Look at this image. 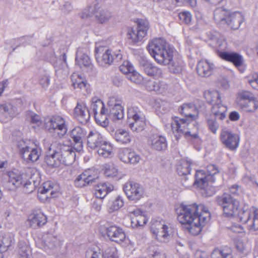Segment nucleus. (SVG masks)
I'll list each match as a JSON object with an SVG mask.
<instances>
[{
	"mask_svg": "<svg viewBox=\"0 0 258 258\" xmlns=\"http://www.w3.org/2000/svg\"><path fill=\"white\" fill-rule=\"evenodd\" d=\"M178 220L182 224L186 225V228L192 235L196 236L201 232L202 227L210 220L211 214L203 205L194 204H181L176 209Z\"/></svg>",
	"mask_w": 258,
	"mask_h": 258,
	"instance_id": "obj_1",
	"label": "nucleus"
},
{
	"mask_svg": "<svg viewBox=\"0 0 258 258\" xmlns=\"http://www.w3.org/2000/svg\"><path fill=\"white\" fill-rule=\"evenodd\" d=\"M147 49L150 55L160 64H169L173 59V50L165 39L155 38L149 42Z\"/></svg>",
	"mask_w": 258,
	"mask_h": 258,
	"instance_id": "obj_2",
	"label": "nucleus"
},
{
	"mask_svg": "<svg viewBox=\"0 0 258 258\" xmlns=\"http://www.w3.org/2000/svg\"><path fill=\"white\" fill-rule=\"evenodd\" d=\"M171 127L173 131L182 133L185 136H189L193 139L198 138L199 127L195 120H191L187 118L181 119L175 117L171 123Z\"/></svg>",
	"mask_w": 258,
	"mask_h": 258,
	"instance_id": "obj_3",
	"label": "nucleus"
},
{
	"mask_svg": "<svg viewBox=\"0 0 258 258\" xmlns=\"http://www.w3.org/2000/svg\"><path fill=\"white\" fill-rule=\"evenodd\" d=\"M95 52L98 64L103 67L111 65L114 61H119L122 57L119 51L114 52L106 46H96Z\"/></svg>",
	"mask_w": 258,
	"mask_h": 258,
	"instance_id": "obj_4",
	"label": "nucleus"
},
{
	"mask_svg": "<svg viewBox=\"0 0 258 258\" xmlns=\"http://www.w3.org/2000/svg\"><path fill=\"white\" fill-rule=\"evenodd\" d=\"M204 96L207 102L212 105L211 112L220 120L226 117L227 107L222 103L221 96L217 91L208 90L205 92Z\"/></svg>",
	"mask_w": 258,
	"mask_h": 258,
	"instance_id": "obj_5",
	"label": "nucleus"
},
{
	"mask_svg": "<svg viewBox=\"0 0 258 258\" xmlns=\"http://www.w3.org/2000/svg\"><path fill=\"white\" fill-rule=\"evenodd\" d=\"M127 123L133 132H141L146 126L145 115L139 107H131L127 110Z\"/></svg>",
	"mask_w": 258,
	"mask_h": 258,
	"instance_id": "obj_6",
	"label": "nucleus"
},
{
	"mask_svg": "<svg viewBox=\"0 0 258 258\" xmlns=\"http://www.w3.org/2000/svg\"><path fill=\"white\" fill-rule=\"evenodd\" d=\"M151 231L154 238L158 241L166 243L170 240L173 233V227L170 223L160 221L152 225Z\"/></svg>",
	"mask_w": 258,
	"mask_h": 258,
	"instance_id": "obj_7",
	"label": "nucleus"
},
{
	"mask_svg": "<svg viewBox=\"0 0 258 258\" xmlns=\"http://www.w3.org/2000/svg\"><path fill=\"white\" fill-rule=\"evenodd\" d=\"M216 201L222 207L225 216L232 217L237 215L239 203L230 194L225 193L218 197Z\"/></svg>",
	"mask_w": 258,
	"mask_h": 258,
	"instance_id": "obj_8",
	"label": "nucleus"
},
{
	"mask_svg": "<svg viewBox=\"0 0 258 258\" xmlns=\"http://www.w3.org/2000/svg\"><path fill=\"white\" fill-rule=\"evenodd\" d=\"M45 127L55 137L59 138L63 137L68 131L65 119L59 115H54L49 118L45 122Z\"/></svg>",
	"mask_w": 258,
	"mask_h": 258,
	"instance_id": "obj_9",
	"label": "nucleus"
},
{
	"mask_svg": "<svg viewBox=\"0 0 258 258\" xmlns=\"http://www.w3.org/2000/svg\"><path fill=\"white\" fill-rule=\"evenodd\" d=\"M90 109L93 112L95 121L98 124L103 127L108 125V110L105 108L102 100L97 97H93Z\"/></svg>",
	"mask_w": 258,
	"mask_h": 258,
	"instance_id": "obj_10",
	"label": "nucleus"
},
{
	"mask_svg": "<svg viewBox=\"0 0 258 258\" xmlns=\"http://www.w3.org/2000/svg\"><path fill=\"white\" fill-rule=\"evenodd\" d=\"M18 147L23 159L27 162H34L37 161L41 155V149L33 143L20 142Z\"/></svg>",
	"mask_w": 258,
	"mask_h": 258,
	"instance_id": "obj_11",
	"label": "nucleus"
},
{
	"mask_svg": "<svg viewBox=\"0 0 258 258\" xmlns=\"http://www.w3.org/2000/svg\"><path fill=\"white\" fill-rule=\"evenodd\" d=\"M99 231L103 236H107L109 240L117 243L123 242L126 238L122 229L116 225H111L108 223L101 225L99 227Z\"/></svg>",
	"mask_w": 258,
	"mask_h": 258,
	"instance_id": "obj_12",
	"label": "nucleus"
},
{
	"mask_svg": "<svg viewBox=\"0 0 258 258\" xmlns=\"http://www.w3.org/2000/svg\"><path fill=\"white\" fill-rule=\"evenodd\" d=\"M241 222L246 223L248 230L254 232L258 230V209L254 208L252 213L248 210H240L237 212Z\"/></svg>",
	"mask_w": 258,
	"mask_h": 258,
	"instance_id": "obj_13",
	"label": "nucleus"
},
{
	"mask_svg": "<svg viewBox=\"0 0 258 258\" xmlns=\"http://www.w3.org/2000/svg\"><path fill=\"white\" fill-rule=\"evenodd\" d=\"M36 245L40 248L49 252L54 250L60 245V241L56 235L50 233H43L36 241Z\"/></svg>",
	"mask_w": 258,
	"mask_h": 258,
	"instance_id": "obj_14",
	"label": "nucleus"
},
{
	"mask_svg": "<svg viewBox=\"0 0 258 258\" xmlns=\"http://www.w3.org/2000/svg\"><path fill=\"white\" fill-rule=\"evenodd\" d=\"M123 189L129 200L136 202L143 198L144 194L143 187L133 181L126 182L123 185Z\"/></svg>",
	"mask_w": 258,
	"mask_h": 258,
	"instance_id": "obj_15",
	"label": "nucleus"
},
{
	"mask_svg": "<svg viewBox=\"0 0 258 258\" xmlns=\"http://www.w3.org/2000/svg\"><path fill=\"white\" fill-rule=\"evenodd\" d=\"M220 140L222 144L230 150H234L237 149L239 143V136L226 128L222 130Z\"/></svg>",
	"mask_w": 258,
	"mask_h": 258,
	"instance_id": "obj_16",
	"label": "nucleus"
},
{
	"mask_svg": "<svg viewBox=\"0 0 258 258\" xmlns=\"http://www.w3.org/2000/svg\"><path fill=\"white\" fill-rule=\"evenodd\" d=\"M98 179V175L95 170L89 169L79 175L75 180V185L83 187L88 185H93Z\"/></svg>",
	"mask_w": 258,
	"mask_h": 258,
	"instance_id": "obj_17",
	"label": "nucleus"
},
{
	"mask_svg": "<svg viewBox=\"0 0 258 258\" xmlns=\"http://www.w3.org/2000/svg\"><path fill=\"white\" fill-rule=\"evenodd\" d=\"M140 68L147 75L150 77H160L162 70L145 57H140L139 59Z\"/></svg>",
	"mask_w": 258,
	"mask_h": 258,
	"instance_id": "obj_18",
	"label": "nucleus"
},
{
	"mask_svg": "<svg viewBox=\"0 0 258 258\" xmlns=\"http://www.w3.org/2000/svg\"><path fill=\"white\" fill-rule=\"evenodd\" d=\"M57 143L51 144L47 155L45 156V162L47 165L52 168L57 167L62 164V160L58 150H56L54 147Z\"/></svg>",
	"mask_w": 258,
	"mask_h": 258,
	"instance_id": "obj_19",
	"label": "nucleus"
},
{
	"mask_svg": "<svg viewBox=\"0 0 258 258\" xmlns=\"http://www.w3.org/2000/svg\"><path fill=\"white\" fill-rule=\"evenodd\" d=\"M58 150L62 160V164L69 166L73 163L76 158V153L71 146L59 144Z\"/></svg>",
	"mask_w": 258,
	"mask_h": 258,
	"instance_id": "obj_20",
	"label": "nucleus"
},
{
	"mask_svg": "<svg viewBox=\"0 0 258 258\" xmlns=\"http://www.w3.org/2000/svg\"><path fill=\"white\" fill-rule=\"evenodd\" d=\"M18 113L17 108L10 103L0 105V120L6 122L11 120Z\"/></svg>",
	"mask_w": 258,
	"mask_h": 258,
	"instance_id": "obj_21",
	"label": "nucleus"
},
{
	"mask_svg": "<svg viewBox=\"0 0 258 258\" xmlns=\"http://www.w3.org/2000/svg\"><path fill=\"white\" fill-rule=\"evenodd\" d=\"M74 115L81 123L86 124L90 119V114L86 105L83 103H78L74 109Z\"/></svg>",
	"mask_w": 258,
	"mask_h": 258,
	"instance_id": "obj_22",
	"label": "nucleus"
},
{
	"mask_svg": "<svg viewBox=\"0 0 258 258\" xmlns=\"http://www.w3.org/2000/svg\"><path fill=\"white\" fill-rule=\"evenodd\" d=\"M148 143L151 148L159 151L165 150L167 146L166 138L157 134L151 135L148 140Z\"/></svg>",
	"mask_w": 258,
	"mask_h": 258,
	"instance_id": "obj_23",
	"label": "nucleus"
},
{
	"mask_svg": "<svg viewBox=\"0 0 258 258\" xmlns=\"http://www.w3.org/2000/svg\"><path fill=\"white\" fill-rule=\"evenodd\" d=\"M24 179L22 175L15 172L9 173V178L5 183V187L9 190H13L21 186Z\"/></svg>",
	"mask_w": 258,
	"mask_h": 258,
	"instance_id": "obj_24",
	"label": "nucleus"
},
{
	"mask_svg": "<svg viewBox=\"0 0 258 258\" xmlns=\"http://www.w3.org/2000/svg\"><path fill=\"white\" fill-rule=\"evenodd\" d=\"M30 226L34 229L45 225L47 222L46 216L40 211H35L28 217Z\"/></svg>",
	"mask_w": 258,
	"mask_h": 258,
	"instance_id": "obj_25",
	"label": "nucleus"
},
{
	"mask_svg": "<svg viewBox=\"0 0 258 258\" xmlns=\"http://www.w3.org/2000/svg\"><path fill=\"white\" fill-rule=\"evenodd\" d=\"M86 135V131L80 126L75 127L71 132L70 136L77 146L75 150L78 152L82 150L83 141Z\"/></svg>",
	"mask_w": 258,
	"mask_h": 258,
	"instance_id": "obj_26",
	"label": "nucleus"
},
{
	"mask_svg": "<svg viewBox=\"0 0 258 258\" xmlns=\"http://www.w3.org/2000/svg\"><path fill=\"white\" fill-rule=\"evenodd\" d=\"M215 69L214 64L207 60L199 61L197 66V73L202 77H208L212 75Z\"/></svg>",
	"mask_w": 258,
	"mask_h": 258,
	"instance_id": "obj_27",
	"label": "nucleus"
},
{
	"mask_svg": "<svg viewBox=\"0 0 258 258\" xmlns=\"http://www.w3.org/2000/svg\"><path fill=\"white\" fill-rule=\"evenodd\" d=\"M92 14H93L97 20L102 24L108 21L111 16V14L107 11L100 9L99 8L97 9L95 7L94 11H90L89 10V13L84 12L82 13L81 17L83 19L87 18L88 17L92 16Z\"/></svg>",
	"mask_w": 258,
	"mask_h": 258,
	"instance_id": "obj_28",
	"label": "nucleus"
},
{
	"mask_svg": "<svg viewBox=\"0 0 258 258\" xmlns=\"http://www.w3.org/2000/svg\"><path fill=\"white\" fill-rule=\"evenodd\" d=\"M119 157L121 161L125 163L136 164L140 159V156L131 149L125 148L119 153Z\"/></svg>",
	"mask_w": 258,
	"mask_h": 258,
	"instance_id": "obj_29",
	"label": "nucleus"
},
{
	"mask_svg": "<svg viewBox=\"0 0 258 258\" xmlns=\"http://www.w3.org/2000/svg\"><path fill=\"white\" fill-rule=\"evenodd\" d=\"M244 22V17L243 14L239 12H235L230 14L228 17L226 24L232 30H238Z\"/></svg>",
	"mask_w": 258,
	"mask_h": 258,
	"instance_id": "obj_30",
	"label": "nucleus"
},
{
	"mask_svg": "<svg viewBox=\"0 0 258 258\" xmlns=\"http://www.w3.org/2000/svg\"><path fill=\"white\" fill-rule=\"evenodd\" d=\"M102 136L96 131H90L87 137L88 146L92 149H96L104 142Z\"/></svg>",
	"mask_w": 258,
	"mask_h": 258,
	"instance_id": "obj_31",
	"label": "nucleus"
},
{
	"mask_svg": "<svg viewBox=\"0 0 258 258\" xmlns=\"http://www.w3.org/2000/svg\"><path fill=\"white\" fill-rule=\"evenodd\" d=\"M76 62L82 70L91 69L92 68L89 56L81 49L77 51Z\"/></svg>",
	"mask_w": 258,
	"mask_h": 258,
	"instance_id": "obj_32",
	"label": "nucleus"
},
{
	"mask_svg": "<svg viewBox=\"0 0 258 258\" xmlns=\"http://www.w3.org/2000/svg\"><path fill=\"white\" fill-rule=\"evenodd\" d=\"M230 14L229 11L224 7H218L214 11V19L218 25H225Z\"/></svg>",
	"mask_w": 258,
	"mask_h": 258,
	"instance_id": "obj_33",
	"label": "nucleus"
},
{
	"mask_svg": "<svg viewBox=\"0 0 258 258\" xmlns=\"http://www.w3.org/2000/svg\"><path fill=\"white\" fill-rule=\"evenodd\" d=\"M129 214L132 220V224H135L136 226H142L145 225L147 219L143 211L140 209H136L130 211Z\"/></svg>",
	"mask_w": 258,
	"mask_h": 258,
	"instance_id": "obj_34",
	"label": "nucleus"
},
{
	"mask_svg": "<svg viewBox=\"0 0 258 258\" xmlns=\"http://www.w3.org/2000/svg\"><path fill=\"white\" fill-rule=\"evenodd\" d=\"M179 112L190 120H194L198 112L195 105L192 103H184L179 109Z\"/></svg>",
	"mask_w": 258,
	"mask_h": 258,
	"instance_id": "obj_35",
	"label": "nucleus"
},
{
	"mask_svg": "<svg viewBox=\"0 0 258 258\" xmlns=\"http://www.w3.org/2000/svg\"><path fill=\"white\" fill-rule=\"evenodd\" d=\"M209 182L211 183V180H209L208 175L206 174L204 171L202 170L197 171L195 174V184L206 191Z\"/></svg>",
	"mask_w": 258,
	"mask_h": 258,
	"instance_id": "obj_36",
	"label": "nucleus"
},
{
	"mask_svg": "<svg viewBox=\"0 0 258 258\" xmlns=\"http://www.w3.org/2000/svg\"><path fill=\"white\" fill-rule=\"evenodd\" d=\"M220 56L222 58L232 62L237 67L241 66L243 62L241 55L236 52H221Z\"/></svg>",
	"mask_w": 258,
	"mask_h": 258,
	"instance_id": "obj_37",
	"label": "nucleus"
},
{
	"mask_svg": "<svg viewBox=\"0 0 258 258\" xmlns=\"http://www.w3.org/2000/svg\"><path fill=\"white\" fill-rule=\"evenodd\" d=\"M113 189V186L108 183H100L95 185V196L97 199H103L108 192Z\"/></svg>",
	"mask_w": 258,
	"mask_h": 258,
	"instance_id": "obj_38",
	"label": "nucleus"
},
{
	"mask_svg": "<svg viewBox=\"0 0 258 258\" xmlns=\"http://www.w3.org/2000/svg\"><path fill=\"white\" fill-rule=\"evenodd\" d=\"M14 235L12 233H5L0 236V252L7 251L14 243Z\"/></svg>",
	"mask_w": 258,
	"mask_h": 258,
	"instance_id": "obj_39",
	"label": "nucleus"
},
{
	"mask_svg": "<svg viewBox=\"0 0 258 258\" xmlns=\"http://www.w3.org/2000/svg\"><path fill=\"white\" fill-rule=\"evenodd\" d=\"M96 150L98 155L104 158H110L113 155L111 144L106 141H104Z\"/></svg>",
	"mask_w": 258,
	"mask_h": 258,
	"instance_id": "obj_40",
	"label": "nucleus"
},
{
	"mask_svg": "<svg viewBox=\"0 0 258 258\" xmlns=\"http://www.w3.org/2000/svg\"><path fill=\"white\" fill-rule=\"evenodd\" d=\"M254 95L249 91L244 90L240 92L236 98L237 105L239 107L245 106L246 103L254 97Z\"/></svg>",
	"mask_w": 258,
	"mask_h": 258,
	"instance_id": "obj_41",
	"label": "nucleus"
},
{
	"mask_svg": "<svg viewBox=\"0 0 258 258\" xmlns=\"http://www.w3.org/2000/svg\"><path fill=\"white\" fill-rule=\"evenodd\" d=\"M104 174L107 177L113 178L118 176V169L113 163H108L103 165Z\"/></svg>",
	"mask_w": 258,
	"mask_h": 258,
	"instance_id": "obj_42",
	"label": "nucleus"
},
{
	"mask_svg": "<svg viewBox=\"0 0 258 258\" xmlns=\"http://www.w3.org/2000/svg\"><path fill=\"white\" fill-rule=\"evenodd\" d=\"M127 38L130 43L135 44L142 41L143 36L134 28H129L127 32Z\"/></svg>",
	"mask_w": 258,
	"mask_h": 258,
	"instance_id": "obj_43",
	"label": "nucleus"
},
{
	"mask_svg": "<svg viewBox=\"0 0 258 258\" xmlns=\"http://www.w3.org/2000/svg\"><path fill=\"white\" fill-rule=\"evenodd\" d=\"M114 138L117 142L122 144L130 143L131 141L129 133L123 130H117L115 133Z\"/></svg>",
	"mask_w": 258,
	"mask_h": 258,
	"instance_id": "obj_44",
	"label": "nucleus"
},
{
	"mask_svg": "<svg viewBox=\"0 0 258 258\" xmlns=\"http://www.w3.org/2000/svg\"><path fill=\"white\" fill-rule=\"evenodd\" d=\"M72 85L74 88L83 89L85 88L87 81H85L80 75L77 73H73L71 76Z\"/></svg>",
	"mask_w": 258,
	"mask_h": 258,
	"instance_id": "obj_45",
	"label": "nucleus"
},
{
	"mask_svg": "<svg viewBox=\"0 0 258 258\" xmlns=\"http://www.w3.org/2000/svg\"><path fill=\"white\" fill-rule=\"evenodd\" d=\"M136 23L137 27L135 29L144 38L147 35L150 27L149 22L146 19H137Z\"/></svg>",
	"mask_w": 258,
	"mask_h": 258,
	"instance_id": "obj_46",
	"label": "nucleus"
},
{
	"mask_svg": "<svg viewBox=\"0 0 258 258\" xmlns=\"http://www.w3.org/2000/svg\"><path fill=\"white\" fill-rule=\"evenodd\" d=\"M114 120H119L123 117V109L121 105H115L114 107H111L110 109L109 114Z\"/></svg>",
	"mask_w": 258,
	"mask_h": 258,
	"instance_id": "obj_47",
	"label": "nucleus"
},
{
	"mask_svg": "<svg viewBox=\"0 0 258 258\" xmlns=\"http://www.w3.org/2000/svg\"><path fill=\"white\" fill-rule=\"evenodd\" d=\"M217 118L220 119L214 115L210 116L207 118V125L208 129L214 134H216L219 127V124L217 121Z\"/></svg>",
	"mask_w": 258,
	"mask_h": 258,
	"instance_id": "obj_48",
	"label": "nucleus"
},
{
	"mask_svg": "<svg viewBox=\"0 0 258 258\" xmlns=\"http://www.w3.org/2000/svg\"><path fill=\"white\" fill-rule=\"evenodd\" d=\"M212 258H232L231 250L228 248L215 249L212 253Z\"/></svg>",
	"mask_w": 258,
	"mask_h": 258,
	"instance_id": "obj_49",
	"label": "nucleus"
},
{
	"mask_svg": "<svg viewBox=\"0 0 258 258\" xmlns=\"http://www.w3.org/2000/svg\"><path fill=\"white\" fill-rule=\"evenodd\" d=\"M191 170L190 163L189 161H183L177 168V171L179 175H187L190 173Z\"/></svg>",
	"mask_w": 258,
	"mask_h": 258,
	"instance_id": "obj_50",
	"label": "nucleus"
},
{
	"mask_svg": "<svg viewBox=\"0 0 258 258\" xmlns=\"http://www.w3.org/2000/svg\"><path fill=\"white\" fill-rule=\"evenodd\" d=\"M86 258H103L102 252L98 247H90L86 251Z\"/></svg>",
	"mask_w": 258,
	"mask_h": 258,
	"instance_id": "obj_51",
	"label": "nucleus"
},
{
	"mask_svg": "<svg viewBox=\"0 0 258 258\" xmlns=\"http://www.w3.org/2000/svg\"><path fill=\"white\" fill-rule=\"evenodd\" d=\"M184 67V63L182 60L173 61L169 66L170 71L174 74L180 73Z\"/></svg>",
	"mask_w": 258,
	"mask_h": 258,
	"instance_id": "obj_52",
	"label": "nucleus"
},
{
	"mask_svg": "<svg viewBox=\"0 0 258 258\" xmlns=\"http://www.w3.org/2000/svg\"><path fill=\"white\" fill-rule=\"evenodd\" d=\"M258 108V100L254 97L249 102H247L245 106H242L241 108L248 112H253Z\"/></svg>",
	"mask_w": 258,
	"mask_h": 258,
	"instance_id": "obj_53",
	"label": "nucleus"
},
{
	"mask_svg": "<svg viewBox=\"0 0 258 258\" xmlns=\"http://www.w3.org/2000/svg\"><path fill=\"white\" fill-rule=\"evenodd\" d=\"M207 171L208 178L211 180V183L214 182L215 178L214 176L219 172L218 167L215 165L210 164L207 166Z\"/></svg>",
	"mask_w": 258,
	"mask_h": 258,
	"instance_id": "obj_54",
	"label": "nucleus"
},
{
	"mask_svg": "<svg viewBox=\"0 0 258 258\" xmlns=\"http://www.w3.org/2000/svg\"><path fill=\"white\" fill-rule=\"evenodd\" d=\"M124 204L122 198L118 196L112 202V205L109 207L108 211L109 213H112L115 211H117L121 208Z\"/></svg>",
	"mask_w": 258,
	"mask_h": 258,
	"instance_id": "obj_55",
	"label": "nucleus"
},
{
	"mask_svg": "<svg viewBox=\"0 0 258 258\" xmlns=\"http://www.w3.org/2000/svg\"><path fill=\"white\" fill-rule=\"evenodd\" d=\"M103 258H118L117 249L114 247H108L102 252Z\"/></svg>",
	"mask_w": 258,
	"mask_h": 258,
	"instance_id": "obj_56",
	"label": "nucleus"
},
{
	"mask_svg": "<svg viewBox=\"0 0 258 258\" xmlns=\"http://www.w3.org/2000/svg\"><path fill=\"white\" fill-rule=\"evenodd\" d=\"M119 70L123 74H128L134 72V68L129 61H124L119 67Z\"/></svg>",
	"mask_w": 258,
	"mask_h": 258,
	"instance_id": "obj_57",
	"label": "nucleus"
},
{
	"mask_svg": "<svg viewBox=\"0 0 258 258\" xmlns=\"http://www.w3.org/2000/svg\"><path fill=\"white\" fill-rule=\"evenodd\" d=\"M53 187L52 184L50 181H46L43 184V185L39 187L38 189V192L39 195L38 197L39 198L40 195H45L49 191L52 189Z\"/></svg>",
	"mask_w": 258,
	"mask_h": 258,
	"instance_id": "obj_58",
	"label": "nucleus"
},
{
	"mask_svg": "<svg viewBox=\"0 0 258 258\" xmlns=\"http://www.w3.org/2000/svg\"><path fill=\"white\" fill-rule=\"evenodd\" d=\"M22 185L23 191L26 194L31 193L35 189V185L30 180L24 179Z\"/></svg>",
	"mask_w": 258,
	"mask_h": 258,
	"instance_id": "obj_59",
	"label": "nucleus"
},
{
	"mask_svg": "<svg viewBox=\"0 0 258 258\" xmlns=\"http://www.w3.org/2000/svg\"><path fill=\"white\" fill-rule=\"evenodd\" d=\"M147 88L149 91H154L157 92L162 93V90L158 82L149 81L147 83Z\"/></svg>",
	"mask_w": 258,
	"mask_h": 258,
	"instance_id": "obj_60",
	"label": "nucleus"
},
{
	"mask_svg": "<svg viewBox=\"0 0 258 258\" xmlns=\"http://www.w3.org/2000/svg\"><path fill=\"white\" fill-rule=\"evenodd\" d=\"M147 88L149 91H154L157 92L162 93V90L158 82L149 81L147 83Z\"/></svg>",
	"mask_w": 258,
	"mask_h": 258,
	"instance_id": "obj_61",
	"label": "nucleus"
},
{
	"mask_svg": "<svg viewBox=\"0 0 258 258\" xmlns=\"http://www.w3.org/2000/svg\"><path fill=\"white\" fill-rule=\"evenodd\" d=\"M19 255L20 254H31L30 247L24 242L21 241L18 244Z\"/></svg>",
	"mask_w": 258,
	"mask_h": 258,
	"instance_id": "obj_62",
	"label": "nucleus"
},
{
	"mask_svg": "<svg viewBox=\"0 0 258 258\" xmlns=\"http://www.w3.org/2000/svg\"><path fill=\"white\" fill-rule=\"evenodd\" d=\"M127 78L135 83H140L142 81V77L135 70L133 73L127 74Z\"/></svg>",
	"mask_w": 258,
	"mask_h": 258,
	"instance_id": "obj_63",
	"label": "nucleus"
},
{
	"mask_svg": "<svg viewBox=\"0 0 258 258\" xmlns=\"http://www.w3.org/2000/svg\"><path fill=\"white\" fill-rule=\"evenodd\" d=\"M248 82L251 87L258 90V72L254 74L252 77L248 79Z\"/></svg>",
	"mask_w": 258,
	"mask_h": 258,
	"instance_id": "obj_64",
	"label": "nucleus"
}]
</instances>
